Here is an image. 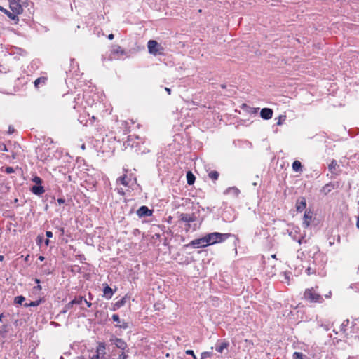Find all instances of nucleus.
<instances>
[{"label":"nucleus","mask_w":359,"mask_h":359,"mask_svg":"<svg viewBox=\"0 0 359 359\" xmlns=\"http://www.w3.org/2000/svg\"><path fill=\"white\" fill-rule=\"evenodd\" d=\"M231 236L230 233H221L217 232L210 233L206 234L204 237L206 241V245H213L217 243L224 241L226 238Z\"/></svg>","instance_id":"nucleus-1"},{"label":"nucleus","mask_w":359,"mask_h":359,"mask_svg":"<svg viewBox=\"0 0 359 359\" xmlns=\"http://www.w3.org/2000/svg\"><path fill=\"white\" fill-rule=\"evenodd\" d=\"M149 53L154 56L164 54L165 48L155 40H149L147 43Z\"/></svg>","instance_id":"nucleus-2"},{"label":"nucleus","mask_w":359,"mask_h":359,"mask_svg":"<svg viewBox=\"0 0 359 359\" xmlns=\"http://www.w3.org/2000/svg\"><path fill=\"white\" fill-rule=\"evenodd\" d=\"M304 297L310 302H322L323 300L322 297L319 294L315 292L313 288L306 289L304 292Z\"/></svg>","instance_id":"nucleus-3"},{"label":"nucleus","mask_w":359,"mask_h":359,"mask_svg":"<svg viewBox=\"0 0 359 359\" xmlns=\"http://www.w3.org/2000/svg\"><path fill=\"white\" fill-rule=\"evenodd\" d=\"M25 3L26 0H9L10 8L18 15L22 13V6Z\"/></svg>","instance_id":"nucleus-4"},{"label":"nucleus","mask_w":359,"mask_h":359,"mask_svg":"<svg viewBox=\"0 0 359 359\" xmlns=\"http://www.w3.org/2000/svg\"><path fill=\"white\" fill-rule=\"evenodd\" d=\"M83 297H81V296L75 297L73 300H72L71 302H69L68 304H67L65 306L63 309L60 311V313L61 314L66 313L68 311V310H69L70 309H72L73 307V306L74 304H81L83 302Z\"/></svg>","instance_id":"nucleus-5"},{"label":"nucleus","mask_w":359,"mask_h":359,"mask_svg":"<svg viewBox=\"0 0 359 359\" xmlns=\"http://www.w3.org/2000/svg\"><path fill=\"white\" fill-rule=\"evenodd\" d=\"M109 341L121 350H125L128 347L126 342L123 339L114 336L110 338Z\"/></svg>","instance_id":"nucleus-6"},{"label":"nucleus","mask_w":359,"mask_h":359,"mask_svg":"<svg viewBox=\"0 0 359 359\" xmlns=\"http://www.w3.org/2000/svg\"><path fill=\"white\" fill-rule=\"evenodd\" d=\"M180 220L183 222L187 223L188 228L187 229V231L189 230L190 228L189 223L195 222L197 219L195 214H186V213H181L180 215Z\"/></svg>","instance_id":"nucleus-7"},{"label":"nucleus","mask_w":359,"mask_h":359,"mask_svg":"<svg viewBox=\"0 0 359 359\" xmlns=\"http://www.w3.org/2000/svg\"><path fill=\"white\" fill-rule=\"evenodd\" d=\"M191 246L194 248H203L207 246L205 237L191 241L189 244L184 245V248Z\"/></svg>","instance_id":"nucleus-8"},{"label":"nucleus","mask_w":359,"mask_h":359,"mask_svg":"<svg viewBox=\"0 0 359 359\" xmlns=\"http://www.w3.org/2000/svg\"><path fill=\"white\" fill-rule=\"evenodd\" d=\"M153 213V210L148 208L145 205H142L137 210V215L140 217L151 216Z\"/></svg>","instance_id":"nucleus-9"},{"label":"nucleus","mask_w":359,"mask_h":359,"mask_svg":"<svg viewBox=\"0 0 359 359\" xmlns=\"http://www.w3.org/2000/svg\"><path fill=\"white\" fill-rule=\"evenodd\" d=\"M306 206V201L304 197H300L297 200L296 208L297 212H302Z\"/></svg>","instance_id":"nucleus-10"},{"label":"nucleus","mask_w":359,"mask_h":359,"mask_svg":"<svg viewBox=\"0 0 359 359\" xmlns=\"http://www.w3.org/2000/svg\"><path fill=\"white\" fill-rule=\"evenodd\" d=\"M260 116L264 120H269L273 116V110L270 108H263L260 111Z\"/></svg>","instance_id":"nucleus-11"},{"label":"nucleus","mask_w":359,"mask_h":359,"mask_svg":"<svg viewBox=\"0 0 359 359\" xmlns=\"http://www.w3.org/2000/svg\"><path fill=\"white\" fill-rule=\"evenodd\" d=\"M313 217V212L311 211L306 210L304 215L303 226L304 228L309 226L311 219Z\"/></svg>","instance_id":"nucleus-12"},{"label":"nucleus","mask_w":359,"mask_h":359,"mask_svg":"<svg viewBox=\"0 0 359 359\" xmlns=\"http://www.w3.org/2000/svg\"><path fill=\"white\" fill-rule=\"evenodd\" d=\"M0 10L3 11L10 19L12 20H14L15 23H17L19 20L18 15L12 12L8 11L6 9H4V8L0 7Z\"/></svg>","instance_id":"nucleus-13"},{"label":"nucleus","mask_w":359,"mask_h":359,"mask_svg":"<svg viewBox=\"0 0 359 359\" xmlns=\"http://www.w3.org/2000/svg\"><path fill=\"white\" fill-rule=\"evenodd\" d=\"M31 191L33 194L41 196L45 192V189L41 185H34L32 187Z\"/></svg>","instance_id":"nucleus-14"},{"label":"nucleus","mask_w":359,"mask_h":359,"mask_svg":"<svg viewBox=\"0 0 359 359\" xmlns=\"http://www.w3.org/2000/svg\"><path fill=\"white\" fill-rule=\"evenodd\" d=\"M103 293L104 297L106 299H109L111 298L113 295V290L107 284H106L105 287L103 289Z\"/></svg>","instance_id":"nucleus-15"},{"label":"nucleus","mask_w":359,"mask_h":359,"mask_svg":"<svg viewBox=\"0 0 359 359\" xmlns=\"http://www.w3.org/2000/svg\"><path fill=\"white\" fill-rule=\"evenodd\" d=\"M112 53L114 54H116L118 55H126V53L125 50L119 46H114L112 49Z\"/></svg>","instance_id":"nucleus-16"},{"label":"nucleus","mask_w":359,"mask_h":359,"mask_svg":"<svg viewBox=\"0 0 359 359\" xmlns=\"http://www.w3.org/2000/svg\"><path fill=\"white\" fill-rule=\"evenodd\" d=\"M195 180H196V177L194 175V174L191 171H188L187 173V184L189 185L193 184L195 182Z\"/></svg>","instance_id":"nucleus-17"},{"label":"nucleus","mask_w":359,"mask_h":359,"mask_svg":"<svg viewBox=\"0 0 359 359\" xmlns=\"http://www.w3.org/2000/svg\"><path fill=\"white\" fill-rule=\"evenodd\" d=\"M46 81H47L46 77H45V76L39 77L34 81V86L36 88H39L40 84H43V85L45 84Z\"/></svg>","instance_id":"nucleus-18"},{"label":"nucleus","mask_w":359,"mask_h":359,"mask_svg":"<svg viewBox=\"0 0 359 359\" xmlns=\"http://www.w3.org/2000/svg\"><path fill=\"white\" fill-rule=\"evenodd\" d=\"M302 163L299 161H294L292 163V169L295 172H301L302 170Z\"/></svg>","instance_id":"nucleus-19"},{"label":"nucleus","mask_w":359,"mask_h":359,"mask_svg":"<svg viewBox=\"0 0 359 359\" xmlns=\"http://www.w3.org/2000/svg\"><path fill=\"white\" fill-rule=\"evenodd\" d=\"M334 188V186L331 184H325L321 189V191L324 193V194H327L331 190Z\"/></svg>","instance_id":"nucleus-20"},{"label":"nucleus","mask_w":359,"mask_h":359,"mask_svg":"<svg viewBox=\"0 0 359 359\" xmlns=\"http://www.w3.org/2000/svg\"><path fill=\"white\" fill-rule=\"evenodd\" d=\"M41 302H42V299H40L36 301H32V302H30L29 303L25 304L24 306L25 308L31 307V306H37L41 303Z\"/></svg>","instance_id":"nucleus-21"},{"label":"nucleus","mask_w":359,"mask_h":359,"mask_svg":"<svg viewBox=\"0 0 359 359\" xmlns=\"http://www.w3.org/2000/svg\"><path fill=\"white\" fill-rule=\"evenodd\" d=\"M228 346H229L228 342H222L220 344V345H219L216 347V351L219 353H222L223 350L227 348Z\"/></svg>","instance_id":"nucleus-22"},{"label":"nucleus","mask_w":359,"mask_h":359,"mask_svg":"<svg viewBox=\"0 0 359 359\" xmlns=\"http://www.w3.org/2000/svg\"><path fill=\"white\" fill-rule=\"evenodd\" d=\"M126 299L125 297L122 298L121 299L117 301L114 304V309H119L121 306H123L126 304Z\"/></svg>","instance_id":"nucleus-23"},{"label":"nucleus","mask_w":359,"mask_h":359,"mask_svg":"<svg viewBox=\"0 0 359 359\" xmlns=\"http://www.w3.org/2000/svg\"><path fill=\"white\" fill-rule=\"evenodd\" d=\"M293 359H309L307 356L300 352H294Z\"/></svg>","instance_id":"nucleus-24"},{"label":"nucleus","mask_w":359,"mask_h":359,"mask_svg":"<svg viewBox=\"0 0 359 359\" xmlns=\"http://www.w3.org/2000/svg\"><path fill=\"white\" fill-rule=\"evenodd\" d=\"M337 167H338L337 161L335 160H332L331 163L329 165V170L332 173H334Z\"/></svg>","instance_id":"nucleus-25"},{"label":"nucleus","mask_w":359,"mask_h":359,"mask_svg":"<svg viewBox=\"0 0 359 359\" xmlns=\"http://www.w3.org/2000/svg\"><path fill=\"white\" fill-rule=\"evenodd\" d=\"M208 176L211 180L215 181L219 177V172L217 171L213 170L209 172Z\"/></svg>","instance_id":"nucleus-26"},{"label":"nucleus","mask_w":359,"mask_h":359,"mask_svg":"<svg viewBox=\"0 0 359 359\" xmlns=\"http://www.w3.org/2000/svg\"><path fill=\"white\" fill-rule=\"evenodd\" d=\"M226 191L228 193L232 192L236 196H238L240 193L239 189L234 187L229 188Z\"/></svg>","instance_id":"nucleus-27"},{"label":"nucleus","mask_w":359,"mask_h":359,"mask_svg":"<svg viewBox=\"0 0 359 359\" xmlns=\"http://www.w3.org/2000/svg\"><path fill=\"white\" fill-rule=\"evenodd\" d=\"M25 300V298L23 296H17L15 297L14 302L18 304H22Z\"/></svg>","instance_id":"nucleus-28"},{"label":"nucleus","mask_w":359,"mask_h":359,"mask_svg":"<svg viewBox=\"0 0 359 359\" xmlns=\"http://www.w3.org/2000/svg\"><path fill=\"white\" fill-rule=\"evenodd\" d=\"M116 327L126 330L129 327V325H128V323L122 321V322H121L120 324L116 325Z\"/></svg>","instance_id":"nucleus-29"},{"label":"nucleus","mask_w":359,"mask_h":359,"mask_svg":"<svg viewBox=\"0 0 359 359\" xmlns=\"http://www.w3.org/2000/svg\"><path fill=\"white\" fill-rule=\"evenodd\" d=\"M348 324H349V320L348 319L344 320L341 325V330L345 332L346 327L348 325Z\"/></svg>","instance_id":"nucleus-30"},{"label":"nucleus","mask_w":359,"mask_h":359,"mask_svg":"<svg viewBox=\"0 0 359 359\" xmlns=\"http://www.w3.org/2000/svg\"><path fill=\"white\" fill-rule=\"evenodd\" d=\"M105 350V345L104 343H100L98 346H97V353H100L101 352H104V351Z\"/></svg>","instance_id":"nucleus-31"},{"label":"nucleus","mask_w":359,"mask_h":359,"mask_svg":"<svg viewBox=\"0 0 359 359\" xmlns=\"http://www.w3.org/2000/svg\"><path fill=\"white\" fill-rule=\"evenodd\" d=\"M286 120V115H280L278 117V121L276 123L277 126H280L283 124V122Z\"/></svg>","instance_id":"nucleus-32"},{"label":"nucleus","mask_w":359,"mask_h":359,"mask_svg":"<svg viewBox=\"0 0 359 359\" xmlns=\"http://www.w3.org/2000/svg\"><path fill=\"white\" fill-rule=\"evenodd\" d=\"M32 181L36 183V185H41L42 184V180L38 177V176H35L33 179H32Z\"/></svg>","instance_id":"nucleus-33"},{"label":"nucleus","mask_w":359,"mask_h":359,"mask_svg":"<svg viewBox=\"0 0 359 359\" xmlns=\"http://www.w3.org/2000/svg\"><path fill=\"white\" fill-rule=\"evenodd\" d=\"M118 180L120 181L121 183L126 187L128 185V182L126 180V176L119 177Z\"/></svg>","instance_id":"nucleus-34"},{"label":"nucleus","mask_w":359,"mask_h":359,"mask_svg":"<svg viewBox=\"0 0 359 359\" xmlns=\"http://www.w3.org/2000/svg\"><path fill=\"white\" fill-rule=\"evenodd\" d=\"M290 274H291L290 272H284L283 273V277H284L283 281H286L287 283H289Z\"/></svg>","instance_id":"nucleus-35"},{"label":"nucleus","mask_w":359,"mask_h":359,"mask_svg":"<svg viewBox=\"0 0 359 359\" xmlns=\"http://www.w3.org/2000/svg\"><path fill=\"white\" fill-rule=\"evenodd\" d=\"M212 355L211 352H203L201 353V359H205L206 358H210Z\"/></svg>","instance_id":"nucleus-36"},{"label":"nucleus","mask_w":359,"mask_h":359,"mask_svg":"<svg viewBox=\"0 0 359 359\" xmlns=\"http://www.w3.org/2000/svg\"><path fill=\"white\" fill-rule=\"evenodd\" d=\"M112 319L114 322H116L117 323V325L120 324L121 323V320H120V318L118 316V315L117 314H113L112 316Z\"/></svg>","instance_id":"nucleus-37"},{"label":"nucleus","mask_w":359,"mask_h":359,"mask_svg":"<svg viewBox=\"0 0 359 359\" xmlns=\"http://www.w3.org/2000/svg\"><path fill=\"white\" fill-rule=\"evenodd\" d=\"M5 171L7 174H11L14 172V169L12 167H6Z\"/></svg>","instance_id":"nucleus-38"},{"label":"nucleus","mask_w":359,"mask_h":359,"mask_svg":"<svg viewBox=\"0 0 359 359\" xmlns=\"http://www.w3.org/2000/svg\"><path fill=\"white\" fill-rule=\"evenodd\" d=\"M128 358V355H126L124 352H122L118 359H127Z\"/></svg>","instance_id":"nucleus-39"},{"label":"nucleus","mask_w":359,"mask_h":359,"mask_svg":"<svg viewBox=\"0 0 359 359\" xmlns=\"http://www.w3.org/2000/svg\"><path fill=\"white\" fill-rule=\"evenodd\" d=\"M306 272L308 275H311L314 273L315 271L312 269L311 267H308L306 270Z\"/></svg>","instance_id":"nucleus-40"},{"label":"nucleus","mask_w":359,"mask_h":359,"mask_svg":"<svg viewBox=\"0 0 359 359\" xmlns=\"http://www.w3.org/2000/svg\"><path fill=\"white\" fill-rule=\"evenodd\" d=\"M46 236L47 238H52L53 237V233L51 231H47L46 232Z\"/></svg>","instance_id":"nucleus-41"},{"label":"nucleus","mask_w":359,"mask_h":359,"mask_svg":"<svg viewBox=\"0 0 359 359\" xmlns=\"http://www.w3.org/2000/svg\"><path fill=\"white\" fill-rule=\"evenodd\" d=\"M90 359H100V354L97 353V354H95L93 356H91Z\"/></svg>","instance_id":"nucleus-42"},{"label":"nucleus","mask_w":359,"mask_h":359,"mask_svg":"<svg viewBox=\"0 0 359 359\" xmlns=\"http://www.w3.org/2000/svg\"><path fill=\"white\" fill-rule=\"evenodd\" d=\"M83 301L85 302V303L86 304L87 306L88 307H90L92 306V304L91 302L87 301L86 299L83 298Z\"/></svg>","instance_id":"nucleus-43"},{"label":"nucleus","mask_w":359,"mask_h":359,"mask_svg":"<svg viewBox=\"0 0 359 359\" xmlns=\"http://www.w3.org/2000/svg\"><path fill=\"white\" fill-rule=\"evenodd\" d=\"M65 202V200L64 198H58L57 199V203L60 205L63 204Z\"/></svg>","instance_id":"nucleus-44"},{"label":"nucleus","mask_w":359,"mask_h":359,"mask_svg":"<svg viewBox=\"0 0 359 359\" xmlns=\"http://www.w3.org/2000/svg\"><path fill=\"white\" fill-rule=\"evenodd\" d=\"M194 351L192 350H187L186 351V354L187 355H194Z\"/></svg>","instance_id":"nucleus-45"},{"label":"nucleus","mask_w":359,"mask_h":359,"mask_svg":"<svg viewBox=\"0 0 359 359\" xmlns=\"http://www.w3.org/2000/svg\"><path fill=\"white\" fill-rule=\"evenodd\" d=\"M15 131L14 128L12 126H9L8 133L11 134Z\"/></svg>","instance_id":"nucleus-46"},{"label":"nucleus","mask_w":359,"mask_h":359,"mask_svg":"<svg viewBox=\"0 0 359 359\" xmlns=\"http://www.w3.org/2000/svg\"><path fill=\"white\" fill-rule=\"evenodd\" d=\"M304 241H305L304 240V237L303 236H302L299 239H298V243L299 244H302Z\"/></svg>","instance_id":"nucleus-47"},{"label":"nucleus","mask_w":359,"mask_h":359,"mask_svg":"<svg viewBox=\"0 0 359 359\" xmlns=\"http://www.w3.org/2000/svg\"><path fill=\"white\" fill-rule=\"evenodd\" d=\"M107 37H108V39H109V40H112V39H114V34H109V35H108V36H107Z\"/></svg>","instance_id":"nucleus-48"},{"label":"nucleus","mask_w":359,"mask_h":359,"mask_svg":"<svg viewBox=\"0 0 359 359\" xmlns=\"http://www.w3.org/2000/svg\"><path fill=\"white\" fill-rule=\"evenodd\" d=\"M165 91L168 93V95L171 94V90L169 88H165Z\"/></svg>","instance_id":"nucleus-49"},{"label":"nucleus","mask_w":359,"mask_h":359,"mask_svg":"<svg viewBox=\"0 0 359 359\" xmlns=\"http://www.w3.org/2000/svg\"><path fill=\"white\" fill-rule=\"evenodd\" d=\"M34 288L37 289V290H41V286L39 284L36 287H35Z\"/></svg>","instance_id":"nucleus-50"},{"label":"nucleus","mask_w":359,"mask_h":359,"mask_svg":"<svg viewBox=\"0 0 359 359\" xmlns=\"http://www.w3.org/2000/svg\"><path fill=\"white\" fill-rule=\"evenodd\" d=\"M49 243H50V241H49L48 239H46V240L45 241V244H46V245H49Z\"/></svg>","instance_id":"nucleus-51"},{"label":"nucleus","mask_w":359,"mask_h":359,"mask_svg":"<svg viewBox=\"0 0 359 359\" xmlns=\"http://www.w3.org/2000/svg\"><path fill=\"white\" fill-rule=\"evenodd\" d=\"M41 240H42L41 237H39V236L37 237V241L38 242H41Z\"/></svg>","instance_id":"nucleus-52"},{"label":"nucleus","mask_w":359,"mask_h":359,"mask_svg":"<svg viewBox=\"0 0 359 359\" xmlns=\"http://www.w3.org/2000/svg\"><path fill=\"white\" fill-rule=\"evenodd\" d=\"M356 226L359 229V217H358V220H357Z\"/></svg>","instance_id":"nucleus-53"},{"label":"nucleus","mask_w":359,"mask_h":359,"mask_svg":"<svg viewBox=\"0 0 359 359\" xmlns=\"http://www.w3.org/2000/svg\"><path fill=\"white\" fill-rule=\"evenodd\" d=\"M39 260H41V261H43V260L44 259V257H43V256H40V257H39Z\"/></svg>","instance_id":"nucleus-54"},{"label":"nucleus","mask_w":359,"mask_h":359,"mask_svg":"<svg viewBox=\"0 0 359 359\" xmlns=\"http://www.w3.org/2000/svg\"><path fill=\"white\" fill-rule=\"evenodd\" d=\"M35 283H37V284L39 285V283H40L39 279L36 278V279H35Z\"/></svg>","instance_id":"nucleus-55"},{"label":"nucleus","mask_w":359,"mask_h":359,"mask_svg":"<svg viewBox=\"0 0 359 359\" xmlns=\"http://www.w3.org/2000/svg\"><path fill=\"white\" fill-rule=\"evenodd\" d=\"M3 317H4V315H3V314H1V315H0V321H2V318H3Z\"/></svg>","instance_id":"nucleus-56"},{"label":"nucleus","mask_w":359,"mask_h":359,"mask_svg":"<svg viewBox=\"0 0 359 359\" xmlns=\"http://www.w3.org/2000/svg\"><path fill=\"white\" fill-rule=\"evenodd\" d=\"M271 257H272V258H273V259H276V255H271Z\"/></svg>","instance_id":"nucleus-57"},{"label":"nucleus","mask_w":359,"mask_h":359,"mask_svg":"<svg viewBox=\"0 0 359 359\" xmlns=\"http://www.w3.org/2000/svg\"><path fill=\"white\" fill-rule=\"evenodd\" d=\"M3 259H4V257H3V256H1V255H0V260L1 261V260H3Z\"/></svg>","instance_id":"nucleus-58"},{"label":"nucleus","mask_w":359,"mask_h":359,"mask_svg":"<svg viewBox=\"0 0 359 359\" xmlns=\"http://www.w3.org/2000/svg\"><path fill=\"white\" fill-rule=\"evenodd\" d=\"M221 86H222V88H224L226 87V86H225V85H222Z\"/></svg>","instance_id":"nucleus-59"},{"label":"nucleus","mask_w":359,"mask_h":359,"mask_svg":"<svg viewBox=\"0 0 359 359\" xmlns=\"http://www.w3.org/2000/svg\"><path fill=\"white\" fill-rule=\"evenodd\" d=\"M192 356H193L194 359H196V355L194 354Z\"/></svg>","instance_id":"nucleus-60"},{"label":"nucleus","mask_w":359,"mask_h":359,"mask_svg":"<svg viewBox=\"0 0 359 359\" xmlns=\"http://www.w3.org/2000/svg\"><path fill=\"white\" fill-rule=\"evenodd\" d=\"M76 359H83V358L81 357H77Z\"/></svg>","instance_id":"nucleus-61"},{"label":"nucleus","mask_w":359,"mask_h":359,"mask_svg":"<svg viewBox=\"0 0 359 359\" xmlns=\"http://www.w3.org/2000/svg\"><path fill=\"white\" fill-rule=\"evenodd\" d=\"M81 147H82V149H84L85 148V145L83 144Z\"/></svg>","instance_id":"nucleus-62"},{"label":"nucleus","mask_w":359,"mask_h":359,"mask_svg":"<svg viewBox=\"0 0 359 359\" xmlns=\"http://www.w3.org/2000/svg\"><path fill=\"white\" fill-rule=\"evenodd\" d=\"M61 231H62V233H64V229H61Z\"/></svg>","instance_id":"nucleus-63"},{"label":"nucleus","mask_w":359,"mask_h":359,"mask_svg":"<svg viewBox=\"0 0 359 359\" xmlns=\"http://www.w3.org/2000/svg\"><path fill=\"white\" fill-rule=\"evenodd\" d=\"M60 359H64V358L62 356L60 357Z\"/></svg>","instance_id":"nucleus-64"}]
</instances>
